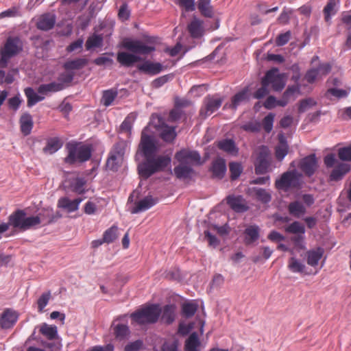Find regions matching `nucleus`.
Returning <instances> with one entry per match:
<instances>
[{"label":"nucleus","instance_id":"61","mask_svg":"<svg viewBox=\"0 0 351 351\" xmlns=\"http://www.w3.org/2000/svg\"><path fill=\"white\" fill-rule=\"evenodd\" d=\"M338 156L343 161H351V144L339 149Z\"/></svg>","mask_w":351,"mask_h":351},{"label":"nucleus","instance_id":"10","mask_svg":"<svg viewBox=\"0 0 351 351\" xmlns=\"http://www.w3.org/2000/svg\"><path fill=\"white\" fill-rule=\"evenodd\" d=\"M278 69L274 67L267 71L265 76L269 75L267 80L268 86L271 85L274 91H281L285 86V81L284 80V74L278 73Z\"/></svg>","mask_w":351,"mask_h":351},{"label":"nucleus","instance_id":"41","mask_svg":"<svg viewBox=\"0 0 351 351\" xmlns=\"http://www.w3.org/2000/svg\"><path fill=\"white\" fill-rule=\"evenodd\" d=\"M24 91L27 98V105L29 108L45 99L44 97L38 95L31 87L26 88Z\"/></svg>","mask_w":351,"mask_h":351},{"label":"nucleus","instance_id":"6","mask_svg":"<svg viewBox=\"0 0 351 351\" xmlns=\"http://www.w3.org/2000/svg\"><path fill=\"white\" fill-rule=\"evenodd\" d=\"M22 43L19 37H8L3 47L0 50V67H5L8 60L22 51Z\"/></svg>","mask_w":351,"mask_h":351},{"label":"nucleus","instance_id":"57","mask_svg":"<svg viewBox=\"0 0 351 351\" xmlns=\"http://www.w3.org/2000/svg\"><path fill=\"white\" fill-rule=\"evenodd\" d=\"M74 73L71 72L62 73L58 77V83L62 84L64 89L71 83L74 78Z\"/></svg>","mask_w":351,"mask_h":351},{"label":"nucleus","instance_id":"17","mask_svg":"<svg viewBox=\"0 0 351 351\" xmlns=\"http://www.w3.org/2000/svg\"><path fill=\"white\" fill-rule=\"evenodd\" d=\"M18 318L19 315L15 311L7 308L0 316V326L3 329L10 328L17 322Z\"/></svg>","mask_w":351,"mask_h":351},{"label":"nucleus","instance_id":"16","mask_svg":"<svg viewBox=\"0 0 351 351\" xmlns=\"http://www.w3.org/2000/svg\"><path fill=\"white\" fill-rule=\"evenodd\" d=\"M300 84H294L288 86L286 90L283 93L282 98L278 99V105L279 106H286L291 100H295L297 95L300 94Z\"/></svg>","mask_w":351,"mask_h":351},{"label":"nucleus","instance_id":"5","mask_svg":"<svg viewBox=\"0 0 351 351\" xmlns=\"http://www.w3.org/2000/svg\"><path fill=\"white\" fill-rule=\"evenodd\" d=\"M161 314L158 304H152L144 306L130 315L131 319L139 325L152 324L158 322Z\"/></svg>","mask_w":351,"mask_h":351},{"label":"nucleus","instance_id":"43","mask_svg":"<svg viewBox=\"0 0 351 351\" xmlns=\"http://www.w3.org/2000/svg\"><path fill=\"white\" fill-rule=\"evenodd\" d=\"M269 75L264 76L261 80V87L258 88L254 93L253 97L255 99H262L269 94L268 83L267 82Z\"/></svg>","mask_w":351,"mask_h":351},{"label":"nucleus","instance_id":"19","mask_svg":"<svg viewBox=\"0 0 351 351\" xmlns=\"http://www.w3.org/2000/svg\"><path fill=\"white\" fill-rule=\"evenodd\" d=\"M26 213L23 210L17 209L8 217V222L14 228L23 230Z\"/></svg>","mask_w":351,"mask_h":351},{"label":"nucleus","instance_id":"25","mask_svg":"<svg viewBox=\"0 0 351 351\" xmlns=\"http://www.w3.org/2000/svg\"><path fill=\"white\" fill-rule=\"evenodd\" d=\"M244 242L246 245H250L256 241L260 237V228L256 225H252L245 228L244 231Z\"/></svg>","mask_w":351,"mask_h":351},{"label":"nucleus","instance_id":"11","mask_svg":"<svg viewBox=\"0 0 351 351\" xmlns=\"http://www.w3.org/2000/svg\"><path fill=\"white\" fill-rule=\"evenodd\" d=\"M139 149L142 152L144 157H155L154 156L157 152V147L154 138L143 132L141 143L139 144Z\"/></svg>","mask_w":351,"mask_h":351},{"label":"nucleus","instance_id":"32","mask_svg":"<svg viewBox=\"0 0 351 351\" xmlns=\"http://www.w3.org/2000/svg\"><path fill=\"white\" fill-rule=\"evenodd\" d=\"M200 341L196 332H192L185 341V351H199Z\"/></svg>","mask_w":351,"mask_h":351},{"label":"nucleus","instance_id":"40","mask_svg":"<svg viewBox=\"0 0 351 351\" xmlns=\"http://www.w3.org/2000/svg\"><path fill=\"white\" fill-rule=\"evenodd\" d=\"M62 146V143L58 138H49L46 146L43 148L45 153L52 154L60 149Z\"/></svg>","mask_w":351,"mask_h":351},{"label":"nucleus","instance_id":"12","mask_svg":"<svg viewBox=\"0 0 351 351\" xmlns=\"http://www.w3.org/2000/svg\"><path fill=\"white\" fill-rule=\"evenodd\" d=\"M226 203L235 213H243L250 208L246 199L242 195H230L226 197Z\"/></svg>","mask_w":351,"mask_h":351},{"label":"nucleus","instance_id":"14","mask_svg":"<svg viewBox=\"0 0 351 351\" xmlns=\"http://www.w3.org/2000/svg\"><path fill=\"white\" fill-rule=\"evenodd\" d=\"M139 72L149 75H156L164 69L163 65L160 62H153L149 60H145L143 64L137 65Z\"/></svg>","mask_w":351,"mask_h":351},{"label":"nucleus","instance_id":"62","mask_svg":"<svg viewBox=\"0 0 351 351\" xmlns=\"http://www.w3.org/2000/svg\"><path fill=\"white\" fill-rule=\"evenodd\" d=\"M274 120V114L272 113H269L263 120V127L265 131L267 133L270 132L273 128Z\"/></svg>","mask_w":351,"mask_h":351},{"label":"nucleus","instance_id":"50","mask_svg":"<svg viewBox=\"0 0 351 351\" xmlns=\"http://www.w3.org/2000/svg\"><path fill=\"white\" fill-rule=\"evenodd\" d=\"M123 160V159L118 158L117 156L110 154L106 164V168L113 171H117Z\"/></svg>","mask_w":351,"mask_h":351},{"label":"nucleus","instance_id":"47","mask_svg":"<svg viewBox=\"0 0 351 351\" xmlns=\"http://www.w3.org/2000/svg\"><path fill=\"white\" fill-rule=\"evenodd\" d=\"M86 182L84 178H75L70 181V187L72 191L78 194H82L84 192V186Z\"/></svg>","mask_w":351,"mask_h":351},{"label":"nucleus","instance_id":"39","mask_svg":"<svg viewBox=\"0 0 351 351\" xmlns=\"http://www.w3.org/2000/svg\"><path fill=\"white\" fill-rule=\"evenodd\" d=\"M288 210L291 215L300 217L306 213V208L299 201H294L289 204Z\"/></svg>","mask_w":351,"mask_h":351},{"label":"nucleus","instance_id":"1","mask_svg":"<svg viewBox=\"0 0 351 351\" xmlns=\"http://www.w3.org/2000/svg\"><path fill=\"white\" fill-rule=\"evenodd\" d=\"M147 42L153 45H146L140 40H133L131 38H124L121 43V46L132 53L125 51H119L117 53V60L125 67H131L135 63L143 60L138 55H149L156 51L154 44L156 43V38L149 37Z\"/></svg>","mask_w":351,"mask_h":351},{"label":"nucleus","instance_id":"8","mask_svg":"<svg viewBox=\"0 0 351 351\" xmlns=\"http://www.w3.org/2000/svg\"><path fill=\"white\" fill-rule=\"evenodd\" d=\"M152 123L154 128L160 129V138L167 143H171L176 137V128L166 124L164 119L158 115H152Z\"/></svg>","mask_w":351,"mask_h":351},{"label":"nucleus","instance_id":"3","mask_svg":"<svg viewBox=\"0 0 351 351\" xmlns=\"http://www.w3.org/2000/svg\"><path fill=\"white\" fill-rule=\"evenodd\" d=\"M145 159L138 164L137 169L139 176L145 180L155 173L163 171L171 162V158L167 156L145 157Z\"/></svg>","mask_w":351,"mask_h":351},{"label":"nucleus","instance_id":"2","mask_svg":"<svg viewBox=\"0 0 351 351\" xmlns=\"http://www.w3.org/2000/svg\"><path fill=\"white\" fill-rule=\"evenodd\" d=\"M175 159H176L180 165L175 167L173 172L178 179H188L191 177L194 173V170L192 165L195 163L201 165V156L198 152L191 151L186 149H182L177 152L175 154Z\"/></svg>","mask_w":351,"mask_h":351},{"label":"nucleus","instance_id":"34","mask_svg":"<svg viewBox=\"0 0 351 351\" xmlns=\"http://www.w3.org/2000/svg\"><path fill=\"white\" fill-rule=\"evenodd\" d=\"M64 89V86L58 82H52L49 84H41L38 88L40 94L46 95L48 93H56Z\"/></svg>","mask_w":351,"mask_h":351},{"label":"nucleus","instance_id":"58","mask_svg":"<svg viewBox=\"0 0 351 351\" xmlns=\"http://www.w3.org/2000/svg\"><path fill=\"white\" fill-rule=\"evenodd\" d=\"M84 45V39L82 38H79L76 40L71 43L66 48V51L68 53H71L73 51H77V53H80L82 51Z\"/></svg>","mask_w":351,"mask_h":351},{"label":"nucleus","instance_id":"7","mask_svg":"<svg viewBox=\"0 0 351 351\" xmlns=\"http://www.w3.org/2000/svg\"><path fill=\"white\" fill-rule=\"evenodd\" d=\"M302 176L296 170L287 171L276 180L275 187L284 191H288L290 189H299L301 186Z\"/></svg>","mask_w":351,"mask_h":351},{"label":"nucleus","instance_id":"23","mask_svg":"<svg viewBox=\"0 0 351 351\" xmlns=\"http://www.w3.org/2000/svg\"><path fill=\"white\" fill-rule=\"evenodd\" d=\"M21 132L24 136L29 135L34 126L32 115L29 112L23 113L19 119Z\"/></svg>","mask_w":351,"mask_h":351},{"label":"nucleus","instance_id":"13","mask_svg":"<svg viewBox=\"0 0 351 351\" xmlns=\"http://www.w3.org/2000/svg\"><path fill=\"white\" fill-rule=\"evenodd\" d=\"M298 167L305 176H312L318 167L315 154H312L303 158L300 161Z\"/></svg>","mask_w":351,"mask_h":351},{"label":"nucleus","instance_id":"24","mask_svg":"<svg viewBox=\"0 0 351 351\" xmlns=\"http://www.w3.org/2000/svg\"><path fill=\"white\" fill-rule=\"evenodd\" d=\"M82 200L83 199L81 197L71 200L68 197H64L58 200V206L66 209L69 213H71L78 209L79 205Z\"/></svg>","mask_w":351,"mask_h":351},{"label":"nucleus","instance_id":"48","mask_svg":"<svg viewBox=\"0 0 351 351\" xmlns=\"http://www.w3.org/2000/svg\"><path fill=\"white\" fill-rule=\"evenodd\" d=\"M288 268L293 273H302L304 271L305 265L295 257H291L289 260Z\"/></svg>","mask_w":351,"mask_h":351},{"label":"nucleus","instance_id":"4","mask_svg":"<svg viewBox=\"0 0 351 351\" xmlns=\"http://www.w3.org/2000/svg\"><path fill=\"white\" fill-rule=\"evenodd\" d=\"M68 155L64 158V162L69 165H73L76 162H84L88 160L92 155L90 145H84L82 143L73 142L66 144Z\"/></svg>","mask_w":351,"mask_h":351},{"label":"nucleus","instance_id":"51","mask_svg":"<svg viewBox=\"0 0 351 351\" xmlns=\"http://www.w3.org/2000/svg\"><path fill=\"white\" fill-rule=\"evenodd\" d=\"M182 118L184 120L186 119V114L183 110L174 106L169 112L168 121L169 122H176Z\"/></svg>","mask_w":351,"mask_h":351},{"label":"nucleus","instance_id":"28","mask_svg":"<svg viewBox=\"0 0 351 351\" xmlns=\"http://www.w3.org/2000/svg\"><path fill=\"white\" fill-rule=\"evenodd\" d=\"M187 29L194 38H199L203 35L202 21L195 17L188 25Z\"/></svg>","mask_w":351,"mask_h":351},{"label":"nucleus","instance_id":"44","mask_svg":"<svg viewBox=\"0 0 351 351\" xmlns=\"http://www.w3.org/2000/svg\"><path fill=\"white\" fill-rule=\"evenodd\" d=\"M229 171L230 180H235L239 178L243 172V167L240 162H230L229 163Z\"/></svg>","mask_w":351,"mask_h":351},{"label":"nucleus","instance_id":"27","mask_svg":"<svg viewBox=\"0 0 351 351\" xmlns=\"http://www.w3.org/2000/svg\"><path fill=\"white\" fill-rule=\"evenodd\" d=\"M350 170V166L349 165L340 163L330 173V180L331 181L341 180Z\"/></svg>","mask_w":351,"mask_h":351},{"label":"nucleus","instance_id":"9","mask_svg":"<svg viewBox=\"0 0 351 351\" xmlns=\"http://www.w3.org/2000/svg\"><path fill=\"white\" fill-rule=\"evenodd\" d=\"M223 100L222 98H215L214 96H207L205 97L204 106L199 110V116L202 119H206L220 108Z\"/></svg>","mask_w":351,"mask_h":351},{"label":"nucleus","instance_id":"26","mask_svg":"<svg viewBox=\"0 0 351 351\" xmlns=\"http://www.w3.org/2000/svg\"><path fill=\"white\" fill-rule=\"evenodd\" d=\"M88 63V60L85 58H77L73 60L66 61L63 64V68L67 71L80 70L85 67Z\"/></svg>","mask_w":351,"mask_h":351},{"label":"nucleus","instance_id":"31","mask_svg":"<svg viewBox=\"0 0 351 351\" xmlns=\"http://www.w3.org/2000/svg\"><path fill=\"white\" fill-rule=\"evenodd\" d=\"M256 199L263 204H268L271 200V195L266 189L259 187H252L250 189Z\"/></svg>","mask_w":351,"mask_h":351},{"label":"nucleus","instance_id":"21","mask_svg":"<svg viewBox=\"0 0 351 351\" xmlns=\"http://www.w3.org/2000/svg\"><path fill=\"white\" fill-rule=\"evenodd\" d=\"M216 145L219 149L229 154L236 156L239 152V149L233 139L224 138L216 142Z\"/></svg>","mask_w":351,"mask_h":351},{"label":"nucleus","instance_id":"52","mask_svg":"<svg viewBox=\"0 0 351 351\" xmlns=\"http://www.w3.org/2000/svg\"><path fill=\"white\" fill-rule=\"evenodd\" d=\"M118 228L116 226H112L107 229L103 234L104 241L106 243H111L114 242L117 238Z\"/></svg>","mask_w":351,"mask_h":351},{"label":"nucleus","instance_id":"60","mask_svg":"<svg viewBox=\"0 0 351 351\" xmlns=\"http://www.w3.org/2000/svg\"><path fill=\"white\" fill-rule=\"evenodd\" d=\"M51 298V292L49 291L47 292L43 293L37 301L38 308L39 312H43L44 308L47 305L49 300Z\"/></svg>","mask_w":351,"mask_h":351},{"label":"nucleus","instance_id":"46","mask_svg":"<svg viewBox=\"0 0 351 351\" xmlns=\"http://www.w3.org/2000/svg\"><path fill=\"white\" fill-rule=\"evenodd\" d=\"M197 308H198V306L195 303H193V302L184 303L182 305V313L186 318L191 317L195 314V313L197 310Z\"/></svg>","mask_w":351,"mask_h":351},{"label":"nucleus","instance_id":"30","mask_svg":"<svg viewBox=\"0 0 351 351\" xmlns=\"http://www.w3.org/2000/svg\"><path fill=\"white\" fill-rule=\"evenodd\" d=\"M176 306L173 304H167L161 311V319L167 324H172L176 317Z\"/></svg>","mask_w":351,"mask_h":351},{"label":"nucleus","instance_id":"42","mask_svg":"<svg viewBox=\"0 0 351 351\" xmlns=\"http://www.w3.org/2000/svg\"><path fill=\"white\" fill-rule=\"evenodd\" d=\"M130 333L129 327L125 324H119L114 327V335L120 341L128 337Z\"/></svg>","mask_w":351,"mask_h":351},{"label":"nucleus","instance_id":"15","mask_svg":"<svg viewBox=\"0 0 351 351\" xmlns=\"http://www.w3.org/2000/svg\"><path fill=\"white\" fill-rule=\"evenodd\" d=\"M227 167L226 160L218 157L215 159L211 164L209 171L212 173L213 178L221 180L224 178Z\"/></svg>","mask_w":351,"mask_h":351},{"label":"nucleus","instance_id":"36","mask_svg":"<svg viewBox=\"0 0 351 351\" xmlns=\"http://www.w3.org/2000/svg\"><path fill=\"white\" fill-rule=\"evenodd\" d=\"M40 332L49 340H53L58 336V328L56 326L43 323L40 328Z\"/></svg>","mask_w":351,"mask_h":351},{"label":"nucleus","instance_id":"29","mask_svg":"<svg viewBox=\"0 0 351 351\" xmlns=\"http://www.w3.org/2000/svg\"><path fill=\"white\" fill-rule=\"evenodd\" d=\"M324 254V249L317 247L306 252L307 263L311 267H315L318 265L319 260Z\"/></svg>","mask_w":351,"mask_h":351},{"label":"nucleus","instance_id":"35","mask_svg":"<svg viewBox=\"0 0 351 351\" xmlns=\"http://www.w3.org/2000/svg\"><path fill=\"white\" fill-rule=\"evenodd\" d=\"M104 38L101 34H93L90 36L85 43L86 49L89 51L93 48H99L103 45Z\"/></svg>","mask_w":351,"mask_h":351},{"label":"nucleus","instance_id":"64","mask_svg":"<svg viewBox=\"0 0 351 351\" xmlns=\"http://www.w3.org/2000/svg\"><path fill=\"white\" fill-rule=\"evenodd\" d=\"M143 346V342L141 339L130 342L125 346L124 351H139Z\"/></svg>","mask_w":351,"mask_h":351},{"label":"nucleus","instance_id":"37","mask_svg":"<svg viewBox=\"0 0 351 351\" xmlns=\"http://www.w3.org/2000/svg\"><path fill=\"white\" fill-rule=\"evenodd\" d=\"M248 100V89L247 88H244L241 91L235 94L232 98V104L230 105V108L232 109H237L238 106L241 103Z\"/></svg>","mask_w":351,"mask_h":351},{"label":"nucleus","instance_id":"22","mask_svg":"<svg viewBox=\"0 0 351 351\" xmlns=\"http://www.w3.org/2000/svg\"><path fill=\"white\" fill-rule=\"evenodd\" d=\"M269 162L267 160V154L265 152H261L256 158L255 164V173L257 175L265 174L267 172Z\"/></svg>","mask_w":351,"mask_h":351},{"label":"nucleus","instance_id":"18","mask_svg":"<svg viewBox=\"0 0 351 351\" xmlns=\"http://www.w3.org/2000/svg\"><path fill=\"white\" fill-rule=\"evenodd\" d=\"M56 21L55 14L49 12L45 13L38 18L36 26L38 29L49 31L53 28Z\"/></svg>","mask_w":351,"mask_h":351},{"label":"nucleus","instance_id":"55","mask_svg":"<svg viewBox=\"0 0 351 351\" xmlns=\"http://www.w3.org/2000/svg\"><path fill=\"white\" fill-rule=\"evenodd\" d=\"M40 223H41L40 217H37V215L27 217L25 215L23 230H29L32 228L38 226Z\"/></svg>","mask_w":351,"mask_h":351},{"label":"nucleus","instance_id":"53","mask_svg":"<svg viewBox=\"0 0 351 351\" xmlns=\"http://www.w3.org/2000/svg\"><path fill=\"white\" fill-rule=\"evenodd\" d=\"M117 96V92L112 89L106 90L103 92L101 102L105 106H110Z\"/></svg>","mask_w":351,"mask_h":351},{"label":"nucleus","instance_id":"63","mask_svg":"<svg viewBox=\"0 0 351 351\" xmlns=\"http://www.w3.org/2000/svg\"><path fill=\"white\" fill-rule=\"evenodd\" d=\"M304 234H298L290 238L295 247L299 250H304L305 248Z\"/></svg>","mask_w":351,"mask_h":351},{"label":"nucleus","instance_id":"33","mask_svg":"<svg viewBox=\"0 0 351 351\" xmlns=\"http://www.w3.org/2000/svg\"><path fill=\"white\" fill-rule=\"evenodd\" d=\"M279 141L280 145L275 149V156L278 160L282 161L288 154L289 146L283 135L279 136Z\"/></svg>","mask_w":351,"mask_h":351},{"label":"nucleus","instance_id":"59","mask_svg":"<svg viewBox=\"0 0 351 351\" xmlns=\"http://www.w3.org/2000/svg\"><path fill=\"white\" fill-rule=\"evenodd\" d=\"M175 3L186 12L195 10V0H175Z\"/></svg>","mask_w":351,"mask_h":351},{"label":"nucleus","instance_id":"20","mask_svg":"<svg viewBox=\"0 0 351 351\" xmlns=\"http://www.w3.org/2000/svg\"><path fill=\"white\" fill-rule=\"evenodd\" d=\"M158 201V198H154L152 195H147L143 199L136 203V206H134L131 210V213L136 214L142 211L147 210L156 204Z\"/></svg>","mask_w":351,"mask_h":351},{"label":"nucleus","instance_id":"38","mask_svg":"<svg viewBox=\"0 0 351 351\" xmlns=\"http://www.w3.org/2000/svg\"><path fill=\"white\" fill-rule=\"evenodd\" d=\"M197 8L200 13L205 17L212 18L213 16V9L210 5V0H199Z\"/></svg>","mask_w":351,"mask_h":351},{"label":"nucleus","instance_id":"49","mask_svg":"<svg viewBox=\"0 0 351 351\" xmlns=\"http://www.w3.org/2000/svg\"><path fill=\"white\" fill-rule=\"evenodd\" d=\"M335 5V0H328L324 8V19L327 23L330 22L331 16L335 15L337 12Z\"/></svg>","mask_w":351,"mask_h":351},{"label":"nucleus","instance_id":"45","mask_svg":"<svg viewBox=\"0 0 351 351\" xmlns=\"http://www.w3.org/2000/svg\"><path fill=\"white\" fill-rule=\"evenodd\" d=\"M285 231L287 233H291L294 234H304L305 227L299 221H293L292 223L285 228Z\"/></svg>","mask_w":351,"mask_h":351},{"label":"nucleus","instance_id":"54","mask_svg":"<svg viewBox=\"0 0 351 351\" xmlns=\"http://www.w3.org/2000/svg\"><path fill=\"white\" fill-rule=\"evenodd\" d=\"M126 143L125 141H119L113 145L110 154L117 156L118 158L123 159L125 152Z\"/></svg>","mask_w":351,"mask_h":351},{"label":"nucleus","instance_id":"56","mask_svg":"<svg viewBox=\"0 0 351 351\" xmlns=\"http://www.w3.org/2000/svg\"><path fill=\"white\" fill-rule=\"evenodd\" d=\"M316 104L317 102L313 98L308 97L304 99H302L299 103L298 109V112L303 113Z\"/></svg>","mask_w":351,"mask_h":351}]
</instances>
